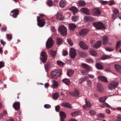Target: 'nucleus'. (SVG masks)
<instances>
[{
    "label": "nucleus",
    "mask_w": 121,
    "mask_h": 121,
    "mask_svg": "<svg viewBox=\"0 0 121 121\" xmlns=\"http://www.w3.org/2000/svg\"><path fill=\"white\" fill-rule=\"evenodd\" d=\"M89 71H87L86 70H81V73L83 75L87 74Z\"/></svg>",
    "instance_id": "8fccbe9b"
},
{
    "label": "nucleus",
    "mask_w": 121,
    "mask_h": 121,
    "mask_svg": "<svg viewBox=\"0 0 121 121\" xmlns=\"http://www.w3.org/2000/svg\"><path fill=\"white\" fill-rule=\"evenodd\" d=\"M78 53L79 55L82 57H84L86 56V54L81 51L78 50Z\"/></svg>",
    "instance_id": "cd10ccee"
},
{
    "label": "nucleus",
    "mask_w": 121,
    "mask_h": 121,
    "mask_svg": "<svg viewBox=\"0 0 121 121\" xmlns=\"http://www.w3.org/2000/svg\"><path fill=\"white\" fill-rule=\"evenodd\" d=\"M49 52L51 55L52 56L54 57L56 56V52L55 51L51 49L50 50Z\"/></svg>",
    "instance_id": "473e14b6"
},
{
    "label": "nucleus",
    "mask_w": 121,
    "mask_h": 121,
    "mask_svg": "<svg viewBox=\"0 0 121 121\" xmlns=\"http://www.w3.org/2000/svg\"><path fill=\"white\" fill-rule=\"evenodd\" d=\"M53 84L51 86V87L53 88H57L58 86V84L57 82L55 80H53Z\"/></svg>",
    "instance_id": "b1692460"
},
{
    "label": "nucleus",
    "mask_w": 121,
    "mask_h": 121,
    "mask_svg": "<svg viewBox=\"0 0 121 121\" xmlns=\"http://www.w3.org/2000/svg\"><path fill=\"white\" fill-rule=\"evenodd\" d=\"M70 94L71 95L75 97H79V93L78 90L76 89L74 90L73 92H71L70 93Z\"/></svg>",
    "instance_id": "9b49d317"
},
{
    "label": "nucleus",
    "mask_w": 121,
    "mask_h": 121,
    "mask_svg": "<svg viewBox=\"0 0 121 121\" xmlns=\"http://www.w3.org/2000/svg\"><path fill=\"white\" fill-rule=\"evenodd\" d=\"M59 31L60 34L63 36L66 35L67 32V30L66 27L64 25H62L59 27Z\"/></svg>",
    "instance_id": "7ed1b4c3"
},
{
    "label": "nucleus",
    "mask_w": 121,
    "mask_h": 121,
    "mask_svg": "<svg viewBox=\"0 0 121 121\" xmlns=\"http://www.w3.org/2000/svg\"><path fill=\"white\" fill-rule=\"evenodd\" d=\"M97 116L98 117H99L103 118L105 116L104 114L102 113H99L97 114Z\"/></svg>",
    "instance_id": "864d4df0"
},
{
    "label": "nucleus",
    "mask_w": 121,
    "mask_h": 121,
    "mask_svg": "<svg viewBox=\"0 0 121 121\" xmlns=\"http://www.w3.org/2000/svg\"><path fill=\"white\" fill-rule=\"evenodd\" d=\"M62 81L63 83H65L67 85H69L70 83V81L68 79L65 78L63 79L62 80Z\"/></svg>",
    "instance_id": "72a5a7b5"
},
{
    "label": "nucleus",
    "mask_w": 121,
    "mask_h": 121,
    "mask_svg": "<svg viewBox=\"0 0 121 121\" xmlns=\"http://www.w3.org/2000/svg\"><path fill=\"white\" fill-rule=\"evenodd\" d=\"M101 41H98L93 45V47L95 48H98L101 46Z\"/></svg>",
    "instance_id": "4be33fe9"
},
{
    "label": "nucleus",
    "mask_w": 121,
    "mask_h": 121,
    "mask_svg": "<svg viewBox=\"0 0 121 121\" xmlns=\"http://www.w3.org/2000/svg\"><path fill=\"white\" fill-rule=\"evenodd\" d=\"M6 36L7 38L9 39L10 40L12 38V35L9 34H7Z\"/></svg>",
    "instance_id": "5fc2aeb1"
},
{
    "label": "nucleus",
    "mask_w": 121,
    "mask_h": 121,
    "mask_svg": "<svg viewBox=\"0 0 121 121\" xmlns=\"http://www.w3.org/2000/svg\"><path fill=\"white\" fill-rule=\"evenodd\" d=\"M121 44V42L120 41H119L117 42L116 47V49H118L120 48V46Z\"/></svg>",
    "instance_id": "09e8293b"
},
{
    "label": "nucleus",
    "mask_w": 121,
    "mask_h": 121,
    "mask_svg": "<svg viewBox=\"0 0 121 121\" xmlns=\"http://www.w3.org/2000/svg\"><path fill=\"white\" fill-rule=\"evenodd\" d=\"M89 31V30L87 29H83L81 30L79 32V35L83 36L86 35Z\"/></svg>",
    "instance_id": "9d476101"
},
{
    "label": "nucleus",
    "mask_w": 121,
    "mask_h": 121,
    "mask_svg": "<svg viewBox=\"0 0 121 121\" xmlns=\"http://www.w3.org/2000/svg\"><path fill=\"white\" fill-rule=\"evenodd\" d=\"M44 107L46 108H50L51 106L50 105L48 104H45L44 105Z\"/></svg>",
    "instance_id": "13d9d810"
},
{
    "label": "nucleus",
    "mask_w": 121,
    "mask_h": 121,
    "mask_svg": "<svg viewBox=\"0 0 121 121\" xmlns=\"http://www.w3.org/2000/svg\"><path fill=\"white\" fill-rule=\"evenodd\" d=\"M59 95L57 93H55L53 95L52 98L54 100H56L58 98Z\"/></svg>",
    "instance_id": "79ce46f5"
},
{
    "label": "nucleus",
    "mask_w": 121,
    "mask_h": 121,
    "mask_svg": "<svg viewBox=\"0 0 121 121\" xmlns=\"http://www.w3.org/2000/svg\"><path fill=\"white\" fill-rule=\"evenodd\" d=\"M68 52L67 51L65 50H63L62 51V54L64 56H65L68 55Z\"/></svg>",
    "instance_id": "603ef678"
},
{
    "label": "nucleus",
    "mask_w": 121,
    "mask_h": 121,
    "mask_svg": "<svg viewBox=\"0 0 121 121\" xmlns=\"http://www.w3.org/2000/svg\"><path fill=\"white\" fill-rule=\"evenodd\" d=\"M40 17H37V25L39 27H43L45 24V20L44 18L40 19Z\"/></svg>",
    "instance_id": "20e7f679"
},
{
    "label": "nucleus",
    "mask_w": 121,
    "mask_h": 121,
    "mask_svg": "<svg viewBox=\"0 0 121 121\" xmlns=\"http://www.w3.org/2000/svg\"><path fill=\"white\" fill-rule=\"evenodd\" d=\"M47 3L48 6L49 7L52 6V0H48Z\"/></svg>",
    "instance_id": "49530a36"
},
{
    "label": "nucleus",
    "mask_w": 121,
    "mask_h": 121,
    "mask_svg": "<svg viewBox=\"0 0 121 121\" xmlns=\"http://www.w3.org/2000/svg\"><path fill=\"white\" fill-rule=\"evenodd\" d=\"M53 41L52 39L49 38L48 40L46 43V48L49 49L52 47L53 45Z\"/></svg>",
    "instance_id": "423d86ee"
},
{
    "label": "nucleus",
    "mask_w": 121,
    "mask_h": 121,
    "mask_svg": "<svg viewBox=\"0 0 121 121\" xmlns=\"http://www.w3.org/2000/svg\"><path fill=\"white\" fill-rule=\"evenodd\" d=\"M89 52L91 55L93 56H96L97 54L96 52L93 50H90Z\"/></svg>",
    "instance_id": "58836bf2"
},
{
    "label": "nucleus",
    "mask_w": 121,
    "mask_h": 121,
    "mask_svg": "<svg viewBox=\"0 0 121 121\" xmlns=\"http://www.w3.org/2000/svg\"><path fill=\"white\" fill-rule=\"evenodd\" d=\"M46 71L47 72L48 70L50 67V64L49 62H47L44 65Z\"/></svg>",
    "instance_id": "7c9ffc66"
},
{
    "label": "nucleus",
    "mask_w": 121,
    "mask_h": 121,
    "mask_svg": "<svg viewBox=\"0 0 121 121\" xmlns=\"http://www.w3.org/2000/svg\"><path fill=\"white\" fill-rule=\"evenodd\" d=\"M113 12L114 13L118 14L119 13L117 9L115 8L113 9Z\"/></svg>",
    "instance_id": "6e6d98bb"
},
{
    "label": "nucleus",
    "mask_w": 121,
    "mask_h": 121,
    "mask_svg": "<svg viewBox=\"0 0 121 121\" xmlns=\"http://www.w3.org/2000/svg\"><path fill=\"white\" fill-rule=\"evenodd\" d=\"M96 67L98 69H102L103 68V67L102 65L99 63H96Z\"/></svg>",
    "instance_id": "a19ab883"
},
{
    "label": "nucleus",
    "mask_w": 121,
    "mask_h": 121,
    "mask_svg": "<svg viewBox=\"0 0 121 121\" xmlns=\"http://www.w3.org/2000/svg\"><path fill=\"white\" fill-rule=\"evenodd\" d=\"M81 12L84 13L86 14L89 15H90V11L89 9L86 8H82L80 9Z\"/></svg>",
    "instance_id": "ddd939ff"
},
{
    "label": "nucleus",
    "mask_w": 121,
    "mask_h": 121,
    "mask_svg": "<svg viewBox=\"0 0 121 121\" xmlns=\"http://www.w3.org/2000/svg\"><path fill=\"white\" fill-rule=\"evenodd\" d=\"M88 78V77L87 76H85L84 77L81 78L79 79V83L80 84H82L83 81H85Z\"/></svg>",
    "instance_id": "a878e982"
},
{
    "label": "nucleus",
    "mask_w": 121,
    "mask_h": 121,
    "mask_svg": "<svg viewBox=\"0 0 121 121\" xmlns=\"http://www.w3.org/2000/svg\"><path fill=\"white\" fill-rule=\"evenodd\" d=\"M111 57L109 55H104L102 56V59L104 60L110 58Z\"/></svg>",
    "instance_id": "de8ad7c7"
},
{
    "label": "nucleus",
    "mask_w": 121,
    "mask_h": 121,
    "mask_svg": "<svg viewBox=\"0 0 121 121\" xmlns=\"http://www.w3.org/2000/svg\"><path fill=\"white\" fill-rule=\"evenodd\" d=\"M69 25V29L71 30H73L76 27V26L74 23H70Z\"/></svg>",
    "instance_id": "393cba45"
},
{
    "label": "nucleus",
    "mask_w": 121,
    "mask_h": 121,
    "mask_svg": "<svg viewBox=\"0 0 121 121\" xmlns=\"http://www.w3.org/2000/svg\"><path fill=\"white\" fill-rule=\"evenodd\" d=\"M79 45L80 47L83 49L86 50L88 49L87 46L82 41H81L80 42Z\"/></svg>",
    "instance_id": "aec40b11"
},
{
    "label": "nucleus",
    "mask_w": 121,
    "mask_h": 121,
    "mask_svg": "<svg viewBox=\"0 0 121 121\" xmlns=\"http://www.w3.org/2000/svg\"><path fill=\"white\" fill-rule=\"evenodd\" d=\"M88 84L89 86H91L92 82L89 80H87Z\"/></svg>",
    "instance_id": "e2e57ef3"
},
{
    "label": "nucleus",
    "mask_w": 121,
    "mask_h": 121,
    "mask_svg": "<svg viewBox=\"0 0 121 121\" xmlns=\"http://www.w3.org/2000/svg\"><path fill=\"white\" fill-rule=\"evenodd\" d=\"M91 13L94 16H98L100 14L101 11L99 9L94 8L92 10Z\"/></svg>",
    "instance_id": "0eeeda50"
},
{
    "label": "nucleus",
    "mask_w": 121,
    "mask_h": 121,
    "mask_svg": "<svg viewBox=\"0 0 121 121\" xmlns=\"http://www.w3.org/2000/svg\"><path fill=\"white\" fill-rule=\"evenodd\" d=\"M57 63L58 65L60 66H62L64 65L65 63L60 61H57Z\"/></svg>",
    "instance_id": "a18cd8bd"
},
{
    "label": "nucleus",
    "mask_w": 121,
    "mask_h": 121,
    "mask_svg": "<svg viewBox=\"0 0 121 121\" xmlns=\"http://www.w3.org/2000/svg\"><path fill=\"white\" fill-rule=\"evenodd\" d=\"M20 104L19 102H15L13 105V106L15 109L16 110H19L20 108Z\"/></svg>",
    "instance_id": "dca6fc26"
},
{
    "label": "nucleus",
    "mask_w": 121,
    "mask_h": 121,
    "mask_svg": "<svg viewBox=\"0 0 121 121\" xmlns=\"http://www.w3.org/2000/svg\"><path fill=\"white\" fill-rule=\"evenodd\" d=\"M66 3V1L65 0H60L59 5L60 7H63Z\"/></svg>",
    "instance_id": "2f4dec72"
},
{
    "label": "nucleus",
    "mask_w": 121,
    "mask_h": 121,
    "mask_svg": "<svg viewBox=\"0 0 121 121\" xmlns=\"http://www.w3.org/2000/svg\"><path fill=\"white\" fill-rule=\"evenodd\" d=\"M102 41L103 42V44L104 45H106L109 42L108 38L106 36H104L102 37Z\"/></svg>",
    "instance_id": "f3484780"
},
{
    "label": "nucleus",
    "mask_w": 121,
    "mask_h": 121,
    "mask_svg": "<svg viewBox=\"0 0 121 121\" xmlns=\"http://www.w3.org/2000/svg\"><path fill=\"white\" fill-rule=\"evenodd\" d=\"M98 89L99 91L102 92L104 90L102 85L100 83H98L97 85Z\"/></svg>",
    "instance_id": "bb28decb"
},
{
    "label": "nucleus",
    "mask_w": 121,
    "mask_h": 121,
    "mask_svg": "<svg viewBox=\"0 0 121 121\" xmlns=\"http://www.w3.org/2000/svg\"><path fill=\"white\" fill-rule=\"evenodd\" d=\"M60 121H65L64 120L66 117V114L65 113L62 111L60 112Z\"/></svg>",
    "instance_id": "a211bd4d"
},
{
    "label": "nucleus",
    "mask_w": 121,
    "mask_h": 121,
    "mask_svg": "<svg viewBox=\"0 0 121 121\" xmlns=\"http://www.w3.org/2000/svg\"><path fill=\"white\" fill-rule=\"evenodd\" d=\"M0 42L1 44L4 46L5 44V42L2 39L1 40Z\"/></svg>",
    "instance_id": "774afa93"
},
{
    "label": "nucleus",
    "mask_w": 121,
    "mask_h": 121,
    "mask_svg": "<svg viewBox=\"0 0 121 121\" xmlns=\"http://www.w3.org/2000/svg\"><path fill=\"white\" fill-rule=\"evenodd\" d=\"M71 114L72 117H75L77 115H80L81 113L79 111H77L71 113Z\"/></svg>",
    "instance_id": "c9c22d12"
},
{
    "label": "nucleus",
    "mask_w": 121,
    "mask_h": 121,
    "mask_svg": "<svg viewBox=\"0 0 121 121\" xmlns=\"http://www.w3.org/2000/svg\"><path fill=\"white\" fill-rule=\"evenodd\" d=\"M69 10L73 12L74 15H75V13L77 12L78 11L77 8L74 6H73L70 8L69 9Z\"/></svg>",
    "instance_id": "c756f323"
},
{
    "label": "nucleus",
    "mask_w": 121,
    "mask_h": 121,
    "mask_svg": "<svg viewBox=\"0 0 121 121\" xmlns=\"http://www.w3.org/2000/svg\"><path fill=\"white\" fill-rule=\"evenodd\" d=\"M1 113L4 116H5L8 114L7 111L5 110L3 111L2 113Z\"/></svg>",
    "instance_id": "bf43d9fd"
},
{
    "label": "nucleus",
    "mask_w": 121,
    "mask_h": 121,
    "mask_svg": "<svg viewBox=\"0 0 121 121\" xmlns=\"http://www.w3.org/2000/svg\"><path fill=\"white\" fill-rule=\"evenodd\" d=\"M67 41L68 43L69 44L70 46H72L73 45V43L72 42H71L70 40L68 39H67Z\"/></svg>",
    "instance_id": "338daca9"
},
{
    "label": "nucleus",
    "mask_w": 121,
    "mask_h": 121,
    "mask_svg": "<svg viewBox=\"0 0 121 121\" xmlns=\"http://www.w3.org/2000/svg\"><path fill=\"white\" fill-rule=\"evenodd\" d=\"M118 84V83L116 82H111L108 85L109 88L111 90L114 89L116 87Z\"/></svg>",
    "instance_id": "1a4fd4ad"
},
{
    "label": "nucleus",
    "mask_w": 121,
    "mask_h": 121,
    "mask_svg": "<svg viewBox=\"0 0 121 121\" xmlns=\"http://www.w3.org/2000/svg\"><path fill=\"white\" fill-rule=\"evenodd\" d=\"M60 108V107L59 105H57L55 107V110L56 112H59Z\"/></svg>",
    "instance_id": "4d7b16f0"
},
{
    "label": "nucleus",
    "mask_w": 121,
    "mask_h": 121,
    "mask_svg": "<svg viewBox=\"0 0 121 121\" xmlns=\"http://www.w3.org/2000/svg\"><path fill=\"white\" fill-rule=\"evenodd\" d=\"M117 14L114 13H113L112 15V18L114 19L116 18L117 17Z\"/></svg>",
    "instance_id": "680f3d73"
},
{
    "label": "nucleus",
    "mask_w": 121,
    "mask_h": 121,
    "mask_svg": "<svg viewBox=\"0 0 121 121\" xmlns=\"http://www.w3.org/2000/svg\"><path fill=\"white\" fill-rule=\"evenodd\" d=\"M40 59L43 63H45L47 59V55L46 53L44 51H42L41 54Z\"/></svg>",
    "instance_id": "39448f33"
},
{
    "label": "nucleus",
    "mask_w": 121,
    "mask_h": 121,
    "mask_svg": "<svg viewBox=\"0 0 121 121\" xmlns=\"http://www.w3.org/2000/svg\"><path fill=\"white\" fill-rule=\"evenodd\" d=\"M101 3L103 4H107L108 2L106 1L102 0L101 1Z\"/></svg>",
    "instance_id": "69168bd1"
},
{
    "label": "nucleus",
    "mask_w": 121,
    "mask_h": 121,
    "mask_svg": "<svg viewBox=\"0 0 121 121\" xmlns=\"http://www.w3.org/2000/svg\"><path fill=\"white\" fill-rule=\"evenodd\" d=\"M85 103L86 105H84L83 106V108L84 109H86V107H91V104L89 101H86Z\"/></svg>",
    "instance_id": "f704fd0d"
},
{
    "label": "nucleus",
    "mask_w": 121,
    "mask_h": 121,
    "mask_svg": "<svg viewBox=\"0 0 121 121\" xmlns=\"http://www.w3.org/2000/svg\"><path fill=\"white\" fill-rule=\"evenodd\" d=\"M90 113L91 115H94L95 113V112L94 110H92L90 111Z\"/></svg>",
    "instance_id": "0e129e2a"
},
{
    "label": "nucleus",
    "mask_w": 121,
    "mask_h": 121,
    "mask_svg": "<svg viewBox=\"0 0 121 121\" xmlns=\"http://www.w3.org/2000/svg\"><path fill=\"white\" fill-rule=\"evenodd\" d=\"M86 60L87 62L89 63H93V60L91 58L87 59H86Z\"/></svg>",
    "instance_id": "3c124183"
},
{
    "label": "nucleus",
    "mask_w": 121,
    "mask_h": 121,
    "mask_svg": "<svg viewBox=\"0 0 121 121\" xmlns=\"http://www.w3.org/2000/svg\"><path fill=\"white\" fill-rule=\"evenodd\" d=\"M62 74L61 69H59L57 70H54L51 72V76L52 79H56L57 77L60 76Z\"/></svg>",
    "instance_id": "f257e3e1"
},
{
    "label": "nucleus",
    "mask_w": 121,
    "mask_h": 121,
    "mask_svg": "<svg viewBox=\"0 0 121 121\" xmlns=\"http://www.w3.org/2000/svg\"><path fill=\"white\" fill-rule=\"evenodd\" d=\"M85 19L87 21L90 22L93 20V17L91 16L85 17Z\"/></svg>",
    "instance_id": "4c0bfd02"
},
{
    "label": "nucleus",
    "mask_w": 121,
    "mask_h": 121,
    "mask_svg": "<svg viewBox=\"0 0 121 121\" xmlns=\"http://www.w3.org/2000/svg\"><path fill=\"white\" fill-rule=\"evenodd\" d=\"M70 54L72 58H74L76 55V50L73 48H72L70 50Z\"/></svg>",
    "instance_id": "2eb2a0df"
},
{
    "label": "nucleus",
    "mask_w": 121,
    "mask_h": 121,
    "mask_svg": "<svg viewBox=\"0 0 121 121\" xmlns=\"http://www.w3.org/2000/svg\"><path fill=\"white\" fill-rule=\"evenodd\" d=\"M62 42V39L59 38H57L56 39V43L58 45H60Z\"/></svg>",
    "instance_id": "ea45409f"
},
{
    "label": "nucleus",
    "mask_w": 121,
    "mask_h": 121,
    "mask_svg": "<svg viewBox=\"0 0 121 121\" xmlns=\"http://www.w3.org/2000/svg\"><path fill=\"white\" fill-rule=\"evenodd\" d=\"M56 17L57 19L62 20L63 18L64 17L62 15V13L60 12H57L56 15Z\"/></svg>",
    "instance_id": "5701e85b"
},
{
    "label": "nucleus",
    "mask_w": 121,
    "mask_h": 121,
    "mask_svg": "<svg viewBox=\"0 0 121 121\" xmlns=\"http://www.w3.org/2000/svg\"><path fill=\"white\" fill-rule=\"evenodd\" d=\"M86 4V3L83 0H80L78 1L77 3V4L79 7L84 6Z\"/></svg>",
    "instance_id": "412c9836"
},
{
    "label": "nucleus",
    "mask_w": 121,
    "mask_h": 121,
    "mask_svg": "<svg viewBox=\"0 0 121 121\" xmlns=\"http://www.w3.org/2000/svg\"><path fill=\"white\" fill-rule=\"evenodd\" d=\"M115 67L118 72L120 73L121 72V66L118 65H115Z\"/></svg>",
    "instance_id": "c85d7f7f"
},
{
    "label": "nucleus",
    "mask_w": 121,
    "mask_h": 121,
    "mask_svg": "<svg viewBox=\"0 0 121 121\" xmlns=\"http://www.w3.org/2000/svg\"><path fill=\"white\" fill-rule=\"evenodd\" d=\"M98 78L99 80L104 82L107 83L108 82L107 78L104 76H99L98 77Z\"/></svg>",
    "instance_id": "6ab92c4d"
},
{
    "label": "nucleus",
    "mask_w": 121,
    "mask_h": 121,
    "mask_svg": "<svg viewBox=\"0 0 121 121\" xmlns=\"http://www.w3.org/2000/svg\"><path fill=\"white\" fill-rule=\"evenodd\" d=\"M78 16H73L72 17V21L74 22H75L78 20Z\"/></svg>",
    "instance_id": "c03bdc74"
},
{
    "label": "nucleus",
    "mask_w": 121,
    "mask_h": 121,
    "mask_svg": "<svg viewBox=\"0 0 121 121\" xmlns=\"http://www.w3.org/2000/svg\"><path fill=\"white\" fill-rule=\"evenodd\" d=\"M4 66V63L2 61L0 62V68Z\"/></svg>",
    "instance_id": "052dcab7"
},
{
    "label": "nucleus",
    "mask_w": 121,
    "mask_h": 121,
    "mask_svg": "<svg viewBox=\"0 0 121 121\" xmlns=\"http://www.w3.org/2000/svg\"><path fill=\"white\" fill-rule=\"evenodd\" d=\"M61 105L62 106L64 107L70 108H72L71 106V105L70 103L68 102H62L61 104Z\"/></svg>",
    "instance_id": "4468645a"
},
{
    "label": "nucleus",
    "mask_w": 121,
    "mask_h": 121,
    "mask_svg": "<svg viewBox=\"0 0 121 121\" xmlns=\"http://www.w3.org/2000/svg\"><path fill=\"white\" fill-rule=\"evenodd\" d=\"M81 66L83 68L85 69L87 71H90L91 69V67L86 64L82 63L81 65Z\"/></svg>",
    "instance_id": "f8f14e48"
},
{
    "label": "nucleus",
    "mask_w": 121,
    "mask_h": 121,
    "mask_svg": "<svg viewBox=\"0 0 121 121\" xmlns=\"http://www.w3.org/2000/svg\"><path fill=\"white\" fill-rule=\"evenodd\" d=\"M107 97L106 96L101 97L99 99V101L101 103L104 102L106 100Z\"/></svg>",
    "instance_id": "37998d69"
},
{
    "label": "nucleus",
    "mask_w": 121,
    "mask_h": 121,
    "mask_svg": "<svg viewBox=\"0 0 121 121\" xmlns=\"http://www.w3.org/2000/svg\"><path fill=\"white\" fill-rule=\"evenodd\" d=\"M74 71L72 70H69L67 72V75L69 76H71L73 75V74Z\"/></svg>",
    "instance_id": "e433bc0d"
},
{
    "label": "nucleus",
    "mask_w": 121,
    "mask_h": 121,
    "mask_svg": "<svg viewBox=\"0 0 121 121\" xmlns=\"http://www.w3.org/2000/svg\"><path fill=\"white\" fill-rule=\"evenodd\" d=\"M19 11L17 9H14L12 10L11 12L10 15L14 18H16L19 14Z\"/></svg>",
    "instance_id": "6e6552de"
},
{
    "label": "nucleus",
    "mask_w": 121,
    "mask_h": 121,
    "mask_svg": "<svg viewBox=\"0 0 121 121\" xmlns=\"http://www.w3.org/2000/svg\"><path fill=\"white\" fill-rule=\"evenodd\" d=\"M93 25V26L98 30L105 29L106 28L105 27L103 23L101 22L94 23Z\"/></svg>",
    "instance_id": "f03ea898"
}]
</instances>
